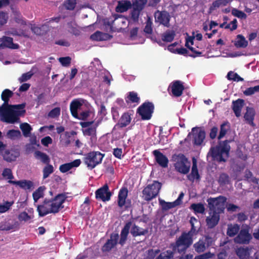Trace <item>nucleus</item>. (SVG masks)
I'll return each mask as SVG.
<instances>
[{"label": "nucleus", "mask_w": 259, "mask_h": 259, "mask_svg": "<svg viewBox=\"0 0 259 259\" xmlns=\"http://www.w3.org/2000/svg\"><path fill=\"white\" fill-rule=\"evenodd\" d=\"M6 47L12 49H17L19 46L17 44L13 43V39L11 37H5L3 42L0 44V48Z\"/></svg>", "instance_id": "obj_32"}, {"label": "nucleus", "mask_w": 259, "mask_h": 259, "mask_svg": "<svg viewBox=\"0 0 259 259\" xmlns=\"http://www.w3.org/2000/svg\"><path fill=\"white\" fill-rule=\"evenodd\" d=\"M8 19L9 16L7 12H0V28L7 23Z\"/></svg>", "instance_id": "obj_55"}, {"label": "nucleus", "mask_w": 259, "mask_h": 259, "mask_svg": "<svg viewBox=\"0 0 259 259\" xmlns=\"http://www.w3.org/2000/svg\"><path fill=\"white\" fill-rule=\"evenodd\" d=\"M147 2V0H134L132 4L133 7L143 10Z\"/></svg>", "instance_id": "obj_54"}, {"label": "nucleus", "mask_w": 259, "mask_h": 259, "mask_svg": "<svg viewBox=\"0 0 259 259\" xmlns=\"http://www.w3.org/2000/svg\"><path fill=\"white\" fill-rule=\"evenodd\" d=\"M156 162L163 168L168 166V159L167 157L158 150L153 151Z\"/></svg>", "instance_id": "obj_21"}, {"label": "nucleus", "mask_w": 259, "mask_h": 259, "mask_svg": "<svg viewBox=\"0 0 259 259\" xmlns=\"http://www.w3.org/2000/svg\"><path fill=\"white\" fill-rule=\"evenodd\" d=\"M113 191H110L108 184H104L102 187L97 189L95 192V194H112Z\"/></svg>", "instance_id": "obj_50"}, {"label": "nucleus", "mask_w": 259, "mask_h": 259, "mask_svg": "<svg viewBox=\"0 0 259 259\" xmlns=\"http://www.w3.org/2000/svg\"><path fill=\"white\" fill-rule=\"evenodd\" d=\"M47 165L44 167L42 170L43 179H45L49 177V176L54 172V167L52 165L46 164Z\"/></svg>", "instance_id": "obj_48"}, {"label": "nucleus", "mask_w": 259, "mask_h": 259, "mask_svg": "<svg viewBox=\"0 0 259 259\" xmlns=\"http://www.w3.org/2000/svg\"><path fill=\"white\" fill-rule=\"evenodd\" d=\"M82 106L81 103L77 99L73 100L70 104V110L72 116L74 118H78V110H79Z\"/></svg>", "instance_id": "obj_26"}, {"label": "nucleus", "mask_w": 259, "mask_h": 259, "mask_svg": "<svg viewBox=\"0 0 259 259\" xmlns=\"http://www.w3.org/2000/svg\"><path fill=\"white\" fill-rule=\"evenodd\" d=\"M132 7V4L129 1H119L116 7V11L117 12L123 13L131 9Z\"/></svg>", "instance_id": "obj_31"}, {"label": "nucleus", "mask_w": 259, "mask_h": 259, "mask_svg": "<svg viewBox=\"0 0 259 259\" xmlns=\"http://www.w3.org/2000/svg\"><path fill=\"white\" fill-rule=\"evenodd\" d=\"M152 24L153 22L151 19L150 17H148L146 20V25L144 29V31L145 33L148 34H151L152 33Z\"/></svg>", "instance_id": "obj_51"}, {"label": "nucleus", "mask_w": 259, "mask_h": 259, "mask_svg": "<svg viewBox=\"0 0 259 259\" xmlns=\"http://www.w3.org/2000/svg\"><path fill=\"white\" fill-rule=\"evenodd\" d=\"M20 227V223L15 219H9L0 223L1 231L14 232L18 231Z\"/></svg>", "instance_id": "obj_9"}, {"label": "nucleus", "mask_w": 259, "mask_h": 259, "mask_svg": "<svg viewBox=\"0 0 259 259\" xmlns=\"http://www.w3.org/2000/svg\"><path fill=\"white\" fill-rule=\"evenodd\" d=\"M255 93H259V85L248 88L243 91V94L245 96H251Z\"/></svg>", "instance_id": "obj_52"}, {"label": "nucleus", "mask_w": 259, "mask_h": 259, "mask_svg": "<svg viewBox=\"0 0 259 259\" xmlns=\"http://www.w3.org/2000/svg\"><path fill=\"white\" fill-rule=\"evenodd\" d=\"M227 198L222 196L214 198H210L207 200L209 210L211 211L220 214L224 212L225 208Z\"/></svg>", "instance_id": "obj_7"}, {"label": "nucleus", "mask_w": 259, "mask_h": 259, "mask_svg": "<svg viewBox=\"0 0 259 259\" xmlns=\"http://www.w3.org/2000/svg\"><path fill=\"white\" fill-rule=\"evenodd\" d=\"M220 214L210 210L209 215L206 218V225L209 229L214 228L219 223L220 221Z\"/></svg>", "instance_id": "obj_15"}, {"label": "nucleus", "mask_w": 259, "mask_h": 259, "mask_svg": "<svg viewBox=\"0 0 259 259\" xmlns=\"http://www.w3.org/2000/svg\"><path fill=\"white\" fill-rule=\"evenodd\" d=\"M236 253L240 259H248L249 256L248 248H238L236 250Z\"/></svg>", "instance_id": "obj_38"}, {"label": "nucleus", "mask_w": 259, "mask_h": 259, "mask_svg": "<svg viewBox=\"0 0 259 259\" xmlns=\"http://www.w3.org/2000/svg\"><path fill=\"white\" fill-rule=\"evenodd\" d=\"M160 252V249H149L147 251V256L148 259H154L156 256Z\"/></svg>", "instance_id": "obj_56"}, {"label": "nucleus", "mask_w": 259, "mask_h": 259, "mask_svg": "<svg viewBox=\"0 0 259 259\" xmlns=\"http://www.w3.org/2000/svg\"><path fill=\"white\" fill-rule=\"evenodd\" d=\"M161 188V184L154 181L151 184L148 185L143 190V194H158Z\"/></svg>", "instance_id": "obj_14"}, {"label": "nucleus", "mask_w": 259, "mask_h": 259, "mask_svg": "<svg viewBox=\"0 0 259 259\" xmlns=\"http://www.w3.org/2000/svg\"><path fill=\"white\" fill-rule=\"evenodd\" d=\"M118 206L123 210H128L132 207V201L127 198V195H118Z\"/></svg>", "instance_id": "obj_22"}, {"label": "nucleus", "mask_w": 259, "mask_h": 259, "mask_svg": "<svg viewBox=\"0 0 259 259\" xmlns=\"http://www.w3.org/2000/svg\"><path fill=\"white\" fill-rule=\"evenodd\" d=\"M176 35L175 31L167 30L162 35V40L165 42H171Z\"/></svg>", "instance_id": "obj_41"}, {"label": "nucleus", "mask_w": 259, "mask_h": 259, "mask_svg": "<svg viewBox=\"0 0 259 259\" xmlns=\"http://www.w3.org/2000/svg\"><path fill=\"white\" fill-rule=\"evenodd\" d=\"M76 6V0H66L63 3L64 8L69 11L73 10Z\"/></svg>", "instance_id": "obj_49"}, {"label": "nucleus", "mask_w": 259, "mask_h": 259, "mask_svg": "<svg viewBox=\"0 0 259 259\" xmlns=\"http://www.w3.org/2000/svg\"><path fill=\"white\" fill-rule=\"evenodd\" d=\"M255 115V112L253 108L247 107L246 112L244 115V118L249 124L254 126L255 124L253 122L254 117Z\"/></svg>", "instance_id": "obj_33"}, {"label": "nucleus", "mask_w": 259, "mask_h": 259, "mask_svg": "<svg viewBox=\"0 0 259 259\" xmlns=\"http://www.w3.org/2000/svg\"><path fill=\"white\" fill-rule=\"evenodd\" d=\"M154 105L152 102L146 101L137 109V113L141 116L143 120H150L154 112Z\"/></svg>", "instance_id": "obj_8"}, {"label": "nucleus", "mask_w": 259, "mask_h": 259, "mask_svg": "<svg viewBox=\"0 0 259 259\" xmlns=\"http://www.w3.org/2000/svg\"><path fill=\"white\" fill-rule=\"evenodd\" d=\"M60 107H55L49 112L48 116L53 118H57L60 116Z\"/></svg>", "instance_id": "obj_58"}, {"label": "nucleus", "mask_w": 259, "mask_h": 259, "mask_svg": "<svg viewBox=\"0 0 259 259\" xmlns=\"http://www.w3.org/2000/svg\"><path fill=\"white\" fill-rule=\"evenodd\" d=\"M142 11V10H140L138 8L133 7V9L131 12V17L132 19L134 21H137Z\"/></svg>", "instance_id": "obj_61"}, {"label": "nucleus", "mask_w": 259, "mask_h": 259, "mask_svg": "<svg viewBox=\"0 0 259 259\" xmlns=\"http://www.w3.org/2000/svg\"><path fill=\"white\" fill-rule=\"evenodd\" d=\"M131 234L134 237L137 236H145L148 233V228H142L136 225L135 224L131 225Z\"/></svg>", "instance_id": "obj_25"}, {"label": "nucleus", "mask_w": 259, "mask_h": 259, "mask_svg": "<svg viewBox=\"0 0 259 259\" xmlns=\"http://www.w3.org/2000/svg\"><path fill=\"white\" fill-rule=\"evenodd\" d=\"M229 123L228 122H225L223 123L220 126V131L218 136V139L221 140L227 134V131L229 129Z\"/></svg>", "instance_id": "obj_46"}, {"label": "nucleus", "mask_w": 259, "mask_h": 259, "mask_svg": "<svg viewBox=\"0 0 259 259\" xmlns=\"http://www.w3.org/2000/svg\"><path fill=\"white\" fill-rule=\"evenodd\" d=\"M112 37L111 35L106 33H104L100 31H97L91 35V39L95 41H103L110 39Z\"/></svg>", "instance_id": "obj_29"}, {"label": "nucleus", "mask_w": 259, "mask_h": 259, "mask_svg": "<svg viewBox=\"0 0 259 259\" xmlns=\"http://www.w3.org/2000/svg\"><path fill=\"white\" fill-rule=\"evenodd\" d=\"M193 247L196 252L199 253L204 251L206 248L205 242L202 239H200L199 241L193 245Z\"/></svg>", "instance_id": "obj_40"}, {"label": "nucleus", "mask_w": 259, "mask_h": 259, "mask_svg": "<svg viewBox=\"0 0 259 259\" xmlns=\"http://www.w3.org/2000/svg\"><path fill=\"white\" fill-rule=\"evenodd\" d=\"M230 141L225 140L223 143H220L219 146L212 147L210 152L211 156L213 160L219 162H226L229 156L230 146L228 144Z\"/></svg>", "instance_id": "obj_3"}, {"label": "nucleus", "mask_w": 259, "mask_h": 259, "mask_svg": "<svg viewBox=\"0 0 259 259\" xmlns=\"http://www.w3.org/2000/svg\"><path fill=\"white\" fill-rule=\"evenodd\" d=\"M131 115L132 114L128 112L123 113L114 127L121 129L128 125L132 120Z\"/></svg>", "instance_id": "obj_16"}, {"label": "nucleus", "mask_w": 259, "mask_h": 259, "mask_svg": "<svg viewBox=\"0 0 259 259\" xmlns=\"http://www.w3.org/2000/svg\"><path fill=\"white\" fill-rule=\"evenodd\" d=\"M19 156V153L18 151L13 150H6L3 154V158L8 162H12L15 161Z\"/></svg>", "instance_id": "obj_28"}, {"label": "nucleus", "mask_w": 259, "mask_h": 259, "mask_svg": "<svg viewBox=\"0 0 259 259\" xmlns=\"http://www.w3.org/2000/svg\"><path fill=\"white\" fill-rule=\"evenodd\" d=\"M232 14L234 16L240 19H245L247 17V15L244 12L237 9H233L232 11Z\"/></svg>", "instance_id": "obj_57"}, {"label": "nucleus", "mask_w": 259, "mask_h": 259, "mask_svg": "<svg viewBox=\"0 0 259 259\" xmlns=\"http://www.w3.org/2000/svg\"><path fill=\"white\" fill-rule=\"evenodd\" d=\"M193 136V144L196 145H200L205 138V132L199 127H195L192 129Z\"/></svg>", "instance_id": "obj_12"}, {"label": "nucleus", "mask_w": 259, "mask_h": 259, "mask_svg": "<svg viewBox=\"0 0 259 259\" xmlns=\"http://www.w3.org/2000/svg\"><path fill=\"white\" fill-rule=\"evenodd\" d=\"M26 113L25 110H15L7 106L6 110L3 113L1 120L7 123L14 124L20 121V116H23Z\"/></svg>", "instance_id": "obj_5"}, {"label": "nucleus", "mask_w": 259, "mask_h": 259, "mask_svg": "<svg viewBox=\"0 0 259 259\" xmlns=\"http://www.w3.org/2000/svg\"><path fill=\"white\" fill-rule=\"evenodd\" d=\"M37 210L39 215L44 217L49 213H56L55 210H53V204L51 200H45L43 204L37 206Z\"/></svg>", "instance_id": "obj_11"}, {"label": "nucleus", "mask_w": 259, "mask_h": 259, "mask_svg": "<svg viewBox=\"0 0 259 259\" xmlns=\"http://www.w3.org/2000/svg\"><path fill=\"white\" fill-rule=\"evenodd\" d=\"M188 178L191 181H194V180H198L200 179V175L197 169L196 160L195 158L193 159L191 172L190 174L188 176Z\"/></svg>", "instance_id": "obj_30"}, {"label": "nucleus", "mask_w": 259, "mask_h": 259, "mask_svg": "<svg viewBox=\"0 0 259 259\" xmlns=\"http://www.w3.org/2000/svg\"><path fill=\"white\" fill-rule=\"evenodd\" d=\"M190 209H193L195 213L203 214L205 212V207L201 203H192L190 206Z\"/></svg>", "instance_id": "obj_43"}, {"label": "nucleus", "mask_w": 259, "mask_h": 259, "mask_svg": "<svg viewBox=\"0 0 259 259\" xmlns=\"http://www.w3.org/2000/svg\"><path fill=\"white\" fill-rule=\"evenodd\" d=\"M234 45L237 48H245L248 46V41L242 35L238 34L237 35L236 40L234 43Z\"/></svg>", "instance_id": "obj_35"}, {"label": "nucleus", "mask_w": 259, "mask_h": 259, "mask_svg": "<svg viewBox=\"0 0 259 259\" xmlns=\"http://www.w3.org/2000/svg\"><path fill=\"white\" fill-rule=\"evenodd\" d=\"M82 133L84 136H95L96 135L97 130H96V127L91 126L90 127L83 129Z\"/></svg>", "instance_id": "obj_53"}, {"label": "nucleus", "mask_w": 259, "mask_h": 259, "mask_svg": "<svg viewBox=\"0 0 259 259\" xmlns=\"http://www.w3.org/2000/svg\"><path fill=\"white\" fill-rule=\"evenodd\" d=\"M13 202H6L4 204L0 205V212H5L8 210L13 204Z\"/></svg>", "instance_id": "obj_64"}, {"label": "nucleus", "mask_w": 259, "mask_h": 259, "mask_svg": "<svg viewBox=\"0 0 259 259\" xmlns=\"http://www.w3.org/2000/svg\"><path fill=\"white\" fill-rule=\"evenodd\" d=\"M81 160L79 159H75L69 163L61 164L59 166V170L62 173H65L73 167H77L80 165Z\"/></svg>", "instance_id": "obj_24"}, {"label": "nucleus", "mask_w": 259, "mask_h": 259, "mask_svg": "<svg viewBox=\"0 0 259 259\" xmlns=\"http://www.w3.org/2000/svg\"><path fill=\"white\" fill-rule=\"evenodd\" d=\"M172 160L175 162V169L178 172L184 175L187 174L189 172L191 163L183 154L180 153L174 155Z\"/></svg>", "instance_id": "obj_4"}, {"label": "nucleus", "mask_w": 259, "mask_h": 259, "mask_svg": "<svg viewBox=\"0 0 259 259\" xmlns=\"http://www.w3.org/2000/svg\"><path fill=\"white\" fill-rule=\"evenodd\" d=\"M33 209L28 210V212L23 211L19 213L18 215V219L19 222H24V223H30L33 222L32 220L34 218L33 214Z\"/></svg>", "instance_id": "obj_23"}, {"label": "nucleus", "mask_w": 259, "mask_h": 259, "mask_svg": "<svg viewBox=\"0 0 259 259\" xmlns=\"http://www.w3.org/2000/svg\"><path fill=\"white\" fill-rule=\"evenodd\" d=\"M245 178L248 182H251L254 184H258V180L253 177L252 174L249 170H246Z\"/></svg>", "instance_id": "obj_60"}, {"label": "nucleus", "mask_w": 259, "mask_h": 259, "mask_svg": "<svg viewBox=\"0 0 259 259\" xmlns=\"http://www.w3.org/2000/svg\"><path fill=\"white\" fill-rule=\"evenodd\" d=\"M13 95L12 91L9 89L4 90L1 95L2 100L4 101V105L9 106V101L10 98H11Z\"/></svg>", "instance_id": "obj_36"}, {"label": "nucleus", "mask_w": 259, "mask_h": 259, "mask_svg": "<svg viewBox=\"0 0 259 259\" xmlns=\"http://www.w3.org/2000/svg\"><path fill=\"white\" fill-rule=\"evenodd\" d=\"M59 61L62 66L67 67L70 65L71 59L70 57H61L59 59Z\"/></svg>", "instance_id": "obj_63"}, {"label": "nucleus", "mask_w": 259, "mask_h": 259, "mask_svg": "<svg viewBox=\"0 0 259 259\" xmlns=\"http://www.w3.org/2000/svg\"><path fill=\"white\" fill-rule=\"evenodd\" d=\"M104 156L99 151L90 152L84 155L83 161L88 168L92 170L101 163Z\"/></svg>", "instance_id": "obj_6"}, {"label": "nucleus", "mask_w": 259, "mask_h": 259, "mask_svg": "<svg viewBox=\"0 0 259 259\" xmlns=\"http://www.w3.org/2000/svg\"><path fill=\"white\" fill-rule=\"evenodd\" d=\"M36 159L40 160L44 164H49L50 162L49 156L45 153L40 151H36L34 153Z\"/></svg>", "instance_id": "obj_34"}, {"label": "nucleus", "mask_w": 259, "mask_h": 259, "mask_svg": "<svg viewBox=\"0 0 259 259\" xmlns=\"http://www.w3.org/2000/svg\"><path fill=\"white\" fill-rule=\"evenodd\" d=\"M2 175L6 179L9 180V181L12 180L14 178L12 170L10 168H5L3 171Z\"/></svg>", "instance_id": "obj_62"}, {"label": "nucleus", "mask_w": 259, "mask_h": 259, "mask_svg": "<svg viewBox=\"0 0 259 259\" xmlns=\"http://www.w3.org/2000/svg\"><path fill=\"white\" fill-rule=\"evenodd\" d=\"M21 136V132L20 131L16 130H9L6 135L8 138L12 140H15L20 138Z\"/></svg>", "instance_id": "obj_45"}, {"label": "nucleus", "mask_w": 259, "mask_h": 259, "mask_svg": "<svg viewBox=\"0 0 259 259\" xmlns=\"http://www.w3.org/2000/svg\"><path fill=\"white\" fill-rule=\"evenodd\" d=\"M69 198L67 195H56L55 197L51 200L53 204V210L56 212H59L60 209L64 207L63 203L66 198Z\"/></svg>", "instance_id": "obj_18"}, {"label": "nucleus", "mask_w": 259, "mask_h": 259, "mask_svg": "<svg viewBox=\"0 0 259 259\" xmlns=\"http://www.w3.org/2000/svg\"><path fill=\"white\" fill-rule=\"evenodd\" d=\"M227 77L229 80H233L237 82L242 81L244 80V79L240 77L237 73H234L232 71H230L228 73Z\"/></svg>", "instance_id": "obj_47"}, {"label": "nucleus", "mask_w": 259, "mask_h": 259, "mask_svg": "<svg viewBox=\"0 0 259 259\" xmlns=\"http://www.w3.org/2000/svg\"><path fill=\"white\" fill-rule=\"evenodd\" d=\"M251 238L247 230L242 229L234 238V241L239 244H247L249 243Z\"/></svg>", "instance_id": "obj_13"}, {"label": "nucleus", "mask_w": 259, "mask_h": 259, "mask_svg": "<svg viewBox=\"0 0 259 259\" xmlns=\"http://www.w3.org/2000/svg\"><path fill=\"white\" fill-rule=\"evenodd\" d=\"M172 249L167 250L165 251L161 252L156 258V259H172L174 257V254L176 252Z\"/></svg>", "instance_id": "obj_42"}, {"label": "nucleus", "mask_w": 259, "mask_h": 259, "mask_svg": "<svg viewBox=\"0 0 259 259\" xmlns=\"http://www.w3.org/2000/svg\"><path fill=\"white\" fill-rule=\"evenodd\" d=\"M9 183L19 186L21 188L28 191L30 192L34 189L33 183L29 180H21V181H8Z\"/></svg>", "instance_id": "obj_20"}, {"label": "nucleus", "mask_w": 259, "mask_h": 259, "mask_svg": "<svg viewBox=\"0 0 259 259\" xmlns=\"http://www.w3.org/2000/svg\"><path fill=\"white\" fill-rule=\"evenodd\" d=\"M132 222L130 221L125 224L121 231L120 237L119 239V235L116 233H112L110 235V238L107 239L105 244L102 246L101 250L103 252H109L116 247L119 243L123 246L127 239L129 230L131 227Z\"/></svg>", "instance_id": "obj_2"}, {"label": "nucleus", "mask_w": 259, "mask_h": 259, "mask_svg": "<svg viewBox=\"0 0 259 259\" xmlns=\"http://www.w3.org/2000/svg\"><path fill=\"white\" fill-rule=\"evenodd\" d=\"M154 18L155 22L165 27H169L171 17L168 12L157 10L154 13Z\"/></svg>", "instance_id": "obj_10"}, {"label": "nucleus", "mask_w": 259, "mask_h": 259, "mask_svg": "<svg viewBox=\"0 0 259 259\" xmlns=\"http://www.w3.org/2000/svg\"><path fill=\"white\" fill-rule=\"evenodd\" d=\"M169 88H171V93L175 97H180L184 90V86L180 80H176L172 82Z\"/></svg>", "instance_id": "obj_17"}, {"label": "nucleus", "mask_w": 259, "mask_h": 259, "mask_svg": "<svg viewBox=\"0 0 259 259\" xmlns=\"http://www.w3.org/2000/svg\"><path fill=\"white\" fill-rule=\"evenodd\" d=\"M184 196V195H179V197L175 201L171 202H165L164 200L159 198V204L161 206L162 210H167L179 205L181 203L182 199Z\"/></svg>", "instance_id": "obj_19"}, {"label": "nucleus", "mask_w": 259, "mask_h": 259, "mask_svg": "<svg viewBox=\"0 0 259 259\" xmlns=\"http://www.w3.org/2000/svg\"><path fill=\"white\" fill-rule=\"evenodd\" d=\"M20 127L24 137H28L30 136L32 128L29 124L26 122L20 124Z\"/></svg>", "instance_id": "obj_44"}, {"label": "nucleus", "mask_w": 259, "mask_h": 259, "mask_svg": "<svg viewBox=\"0 0 259 259\" xmlns=\"http://www.w3.org/2000/svg\"><path fill=\"white\" fill-rule=\"evenodd\" d=\"M127 103L139 104L140 101V98L138 96V94L135 92H130L126 98Z\"/></svg>", "instance_id": "obj_37"}, {"label": "nucleus", "mask_w": 259, "mask_h": 259, "mask_svg": "<svg viewBox=\"0 0 259 259\" xmlns=\"http://www.w3.org/2000/svg\"><path fill=\"white\" fill-rule=\"evenodd\" d=\"M230 181L229 176L225 173L221 174L219 178V183L220 185H225L228 184Z\"/></svg>", "instance_id": "obj_59"}, {"label": "nucleus", "mask_w": 259, "mask_h": 259, "mask_svg": "<svg viewBox=\"0 0 259 259\" xmlns=\"http://www.w3.org/2000/svg\"><path fill=\"white\" fill-rule=\"evenodd\" d=\"M244 104V101L241 99H238L232 102V109L236 117H239L241 115V112Z\"/></svg>", "instance_id": "obj_27"}, {"label": "nucleus", "mask_w": 259, "mask_h": 259, "mask_svg": "<svg viewBox=\"0 0 259 259\" xmlns=\"http://www.w3.org/2000/svg\"><path fill=\"white\" fill-rule=\"evenodd\" d=\"M193 221L197 222V220L194 217H191L190 223L191 225V229L188 232H183L181 235L177 239L175 243L170 244L169 247L173 250L178 251L181 253L185 252L186 250L193 243V235L196 231L195 228Z\"/></svg>", "instance_id": "obj_1"}, {"label": "nucleus", "mask_w": 259, "mask_h": 259, "mask_svg": "<svg viewBox=\"0 0 259 259\" xmlns=\"http://www.w3.org/2000/svg\"><path fill=\"white\" fill-rule=\"evenodd\" d=\"M240 229L239 226L238 224L229 225L227 229V234L229 237H232L235 236L239 232Z\"/></svg>", "instance_id": "obj_39"}]
</instances>
